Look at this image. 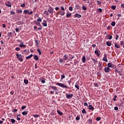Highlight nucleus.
Here are the masks:
<instances>
[{"instance_id":"1","label":"nucleus","mask_w":124,"mask_h":124,"mask_svg":"<svg viewBox=\"0 0 124 124\" xmlns=\"http://www.w3.org/2000/svg\"><path fill=\"white\" fill-rule=\"evenodd\" d=\"M54 13V9L52 8V7H49V9L48 11H45V14L46 15L51 16L53 15V13Z\"/></svg>"},{"instance_id":"2","label":"nucleus","mask_w":124,"mask_h":124,"mask_svg":"<svg viewBox=\"0 0 124 124\" xmlns=\"http://www.w3.org/2000/svg\"><path fill=\"white\" fill-rule=\"evenodd\" d=\"M49 88H50L51 90H53V91L55 92V94H59V92H59V90H58V88H57V87H56L55 86L50 85L49 86Z\"/></svg>"},{"instance_id":"3","label":"nucleus","mask_w":124,"mask_h":124,"mask_svg":"<svg viewBox=\"0 0 124 124\" xmlns=\"http://www.w3.org/2000/svg\"><path fill=\"white\" fill-rule=\"evenodd\" d=\"M16 59H17L19 62H23V61H24V59H23V56H22V55L16 53Z\"/></svg>"},{"instance_id":"4","label":"nucleus","mask_w":124,"mask_h":124,"mask_svg":"<svg viewBox=\"0 0 124 124\" xmlns=\"http://www.w3.org/2000/svg\"><path fill=\"white\" fill-rule=\"evenodd\" d=\"M56 85L57 86H59V87H61V88H65V89H68V86H67V85H65L63 83L57 82Z\"/></svg>"},{"instance_id":"5","label":"nucleus","mask_w":124,"mask_h":124,"mask_svg":"<svg viewBox=\"0 0 124 124\" xmlns=\"http://www.w3.org/2000/svg\"><path fill=\"white\" fill-rule=\"evenodd\" d=\"M115 66H116V65L113 64L112 62L108 63V67H111V68H116Z\"/></svg>"},{"instance_id":"6","label":"nucleus","mask_w":124,"mask_h":124,"mask_svg":"<svg viewBox=\"0 0 124 124\" xmlns=\"http://www.w3.org/2000/svg\"><path fill=\"white\" fill-rule=\"evenodd\" d=\"M66 97L68 99H70V98H72L73 97V94H67V93H66Z\"/></svg>"},{"instance_id":"7","label":"nucleus","mask_w":124,"mask_h":124,"mask_svg":"<svg viewBox=\"0 0 124 124\" xmlns=\"http://www.w3.org/2000/svg\"><path fill=\"white\" fill-rule=\"evenodd\" d=\"M103 62H108V60H107V54H104V58H103Z\"/></svg>"},{"instance_id":"8","label":"nucleus","mask_w":124,"mask_h":124,"mask_svg":"<svg viewBox=\"0 0 124 124\" xmlns=\"http://www.w3.org/2000/svg\"><path fill=\"white\" fill-rule=\"evenodd\" d=\"M94 53H95V55H96V56H97V57H99L100 56V54H99V53H100V50H95L94 51Z\"/></svg>"},{"instance_id":"9","label":"nucleus","mask_w":124,"mask_h":124,"mask_svg":"<svg viewBox=\"0 0 124 124\" xmlns=\"http://www.w3.org/2000/svg\"><path fill=\"white\" fill-rule=\"evenodd\" d=\"M64 14H65V13L64 11H61L58 13L57 15H61V16H63Z\"/></svg>"},{"instance_id":"10","label":"nucleus","mask_w":124,"mask_h":124,"mask_svg":"<svg viewBox=\"0 0 124 124\" xmlns=\"http://www.w3.org/2000/svg\"><path fill=\"white\" fill-rule=\"evenodd\" d=\"M74 59V55H72V54H69V61H72Z\"/></svg>"},{"instance_id":"11","label":"nucleus","mask_w":124,"mask_h":124,"mask_svg":"<svg viewBox=\"0 0 124 124\" xmlns=\"http://www.w3.org/2000/svg\"><path fill=\"white\" fill-rule=\"evenodd\" d=\"M105 72H106V73H108V72H110V67H105Z\"/></svg>"},{"instance_id":"12","label":"nucleus","mask_w":124,"mask_h":124,"mask_svg":"<svg viewBox=\"0 0 124 124\" xmlns=\"http://www.w3.org/2000/svg\"><path fill=\"white\" fill-rule=\"evenodd\" d=\"M5 5L8 6V7H11V2L10 1H8L6 3H5Z\"/></svg>"},{"instance_id":"13","label":"nucleus","mask_w":124,"mask_h":124,"mask_svg":"<svg viewBox=\"0 0 124 124\" xmlns=\"http://www.w3.org/2000/svg\"><path fill=\"white\" fill-rule=\"evenodd\" d=\"M19 46V47H21V48L22 47L26 48V47H27V46H26L25 45H24V42L20 43Z\"/></svg>"},{"instance_id":"14","label":"nucleus","mask_w":124,"mask_h":124,"mask_svg":"<svg viewBox=\"0 0 124 124\" xmlns=\"http://www.w3.org/2000/svg\"><path fill=\"white\" fill-rule=\"evenodd\" d=\"M106 37L107 39H109V40H111V39L113 38V36H112V35H110V34L107 35Z\"/></svg>"},{"instance_id":"15","label":"nucleus","mask_w":124,"mask_h":124,"mask_svg":"<svg viewBox=\"0 0 124 124\" xmlns=\"http://www.w3.org/2000/svg\"><path fill=\"white\" fill-rule=\"evenodd\" d=\"M89 109L91 110L92 111H93V110H94V108H93L92 105H89Z\"/></svg>"},{"instance_id":"16","label":"nucleus","mask_w":124,"mask_h":124,"mask_svg":"<svg viewBox=\"0 0 124 124\" xmlns=\"http://www.w3.org/2000/svg\"><path fill=\"white\" fill-rule=\"evenodd\" d=\"M91 60L93 61L94 64H96L97 63V59H94L93 58H91Z\"/></svg>"},{"instance_id":"17","label":"nucleus","mask_w":124,"mask_h":124,"mask_svg":"<svg viewBox=\"0 0 124 124\" xmlns=\"http://www.w3.org/2000/svg\"><path fill=\"white\" fill-rule=\"evenodd\" d=\"M81 61L83 63H85V62H86V56H83L81 59Z\"/></svg>"},{"instance_id":"18","label":"nucleus","mask_w":124,"mask_h":124,"mask_svg":"<svg viewBox=\"0 0 124 124\" xmlns=\"http://www.w3.org/2000/svg\"><path fill=\"white\" fill-rule=\"evenodd\" d=\"M68 59V55H67V54H65L63 56V60H64V61H66Z\"/></svg>"},{"instance_id":"19","label":"nucleus","mask_w":124,"mask_h":124,"mask_svg":"<svg viewBox=\"0 0 124 124\" xmlns=\"http://www.w3.org/2000/svg\"><path fill=\"white\" fill-rule=\"evenodd\" d=\"M42 24H43V25L44 27H47V21H46V20H44L43 22L42 23Z\"/></svg>"},{"instance_id":"20","label":"nucleus","mask_w":124,"mask_h":124,"mask_svg":"<svg viewBox=\"0 0 124 124\" xmlns=\"http://www.w3.org/2000/svg\"><path fill=\"white\" fill-rule=\"evenodd\" d=\"M33 55L32 54H31L27 57H26V60H30V59H31V58H32V56Z\"/></svg>"},{"instance_id":"21","label":"nucleus","mask_w":124,"mask_h":124,"mask_svg":"<svg viewBox=\"0 0 124 124\" xmlns=\"http://www.w3.org/2000/svg\"><path fill=\"white\" fill-rule=\"evenodd\" d=\"M106 44L108 46H111L112 45V42L108 41L106 42Z\"/></svg>"},{"instance_id":"22","label":"nucleus","mask_w":124,"mask_h":124,"mask_svg":"<svg viewBox=\"0 0 124 124\" xmlns=\"http://www.w3.org/2000/svg\"><path fill=\"white\" fill-rule=\"evenodd\" d=\"M114 44H115V47L116 48H117L118 49H120V48H121L119 44H118L117 43H115Z\"/></svg>"},{"instance_id":"23","label":"nucleus","mask_w":124,"mask_h":124,"mask_svg":"<svg viewBox=\"0 0 124 124\" xmlns=\"http://www.w3.org/2000/svg\"><path fill=\"white\" fill-rule=\"evenodd\" d=\"M34 59L35 60V61H38V60H39V57H38V56L37 55H34Z\"/></svg>"},{"instance_id":"24","label":"nucleus","mask_w":124,"mask_h":124,"mask_svg":"<svg viewBox=\"0 0 124 124\" xmlns=\"http://www.w3.org/2000/svg\"><path fill=\"white\" fill-rule=\"evenodd\" d=\"M57 113L59 114V115H60V116H62V115H63V113L60 110H57Z\"/></svg>"},{"instance_id":"25","label":"nucleus","mask_w":124,"mask_h":124,"mask_svg":"<svg viewBox=\"0 0 124 124\" xmlns=\"http://www.w3.org/2000/svg\"><path fill=\"white\" fill-rule=\"evenodd\" d=\"M22 114L23 116H27L28 115V111H23Z\"/></svg>"},{"instance_id":"26","label":"nucleus","mask_w":124,"mask_h":124,"mask_svg":"<svg viewBox=\"0 0 124 124\" xmlns=\"http://www.w3.org/2000/svg\"><path fill=\"white\" fill-rule=\"evenodd\" d=\"M24 82L26 85H28L29 84V80L28 79H24Z\"/></svg>"},{"instance_id":"27","label":"nucleus","mask_w":124,"mask_h":124,"mask_svg":"<svg viewBox=\"0 0 124 124\" xmlns=\"http://www.w3.org/2000/svg\"><path fill=\"white\" fill-rule=\"evenodd\" d=\"M63 61L64 60L61 58L59 60V62L60 63H62V62H64Z\"/></svg>"},{"instance_id":"28","label":"nucleus","mask_w":124,"mask_h":124,"mask_svg":"<svg viewBox=\"0 0 124 124\" xmlns=\"http://www.w3.org/2000/svg\"><path fill=\"white\" fill-rule=\"evenodd\" d=\"M75 88H76L77 89H78V90H79L80 89V88H79V85H78V84L76 83V85H75Z\"/></svg>"},{"instance_id":"29","label":"nucleus","mask_w":124,"mask_h":124,"mask_svg":"<svg viewBox=\"0 0 124 124\" xmlns=\"http://www.w3.org/2000/svg\"><path fill=\"white\" fill-rule=\"evenodd\" d=\"M111 25L112 26V27H115L116 25V22L115 21H112L111 23Z\"/></svg>"},{"instance_id":"30","label":"nucleus","mask_w":124,"mask_h":124,"mask_svg":"<svg viewBox=\"0 0 124 124\" xmlns=\"http://www.w3.org/2000/svg\"><path fill=\"white\" fill-rule=\"evenodd\" d=\"M35 42L36 43V46H38V45H39V41H38V40H35Z\"/></svg>"},{"instance_id":"31","label":"nucleus","mask_w":124,"mask_h":124,"mask_svg":"<svg viewBox=\"0 0 124 124\" xmlns=\"http://www.w3.org/2000/svg\"><path fill=\"white\" fill-rule=\"evenodd\" d=\"M82 113V114H87V112L86 111V109H85V108H83Z\"/></svg>"},{"instance_id":"32","label":"nucleus","mask_w":124,"mask_h":124,"mask_svg":"<svg viewBox=\"0 0 124 124\" xmlns=\"http://www.w3.org/2000/svg\"><path fill=\"white\" fill-rule=\"evenodd\" d=\"M101 117H96V121H97L98 122H99V121H101Z\"/></svg>"},{"instance_id":"33","label":"nucleus","mask_w":124,"mask_h":124,"mask_svg":"<svg viewBox=\"0 0 124 124\" xmlns=\"http://www.w3.org/2000/svg\"><path fill=\"white\" fill-rule=\"evenodd\" d=\"M35 24L36 25H38V26H39L40 27H41V24L39 23V21H35Z\"/></svg>"},{"instance_id":"34","label":"nucleus","mask_w":124,"mask_h":124,"mask_svg":"<svg viewBox=\"0 0 124 124\" xmlns=\"http://www.w3.org/2000/svg\"><path fill=\"white\" fill-rule=\"evenodd\" d=\"M64 78H65V76H64V74L62 75L61 78V80H63V79H64Z\"/></svg>"},{"instance_id":"35","label":"nucleus","mask_w":124,"mask_h":124,"mask_svg":"<svg viewBox=\"0 0 124 124\" xmlns=\"http://www.w3.org/2000/svg\"><path fill=\"white\" fill-rule=\"evenodd\" d=\"M11 122L12 124H15V122H16V120H15L13 119H11Z\"/></svg>"},{"instance_id":"36","label":"nucleus","mask_w":124,"mask_h":124,"mask_svg":"<svg viewBox=\"0 0 124 124\" xmlns=\"http://www.w3.org/2000/svg\"><path fill=\"white\" fill-rule=\"evenodd\" d=\"M88 122H89V124H93V119H88Z\"/></svg>"},{"instance_id":"37","label":"nucleus","mask_w":124,"mask_h":124,"mask_svg":"<svg viewBox=\"0 0 124 124\" xmlns=\"http://www.w3.org/2000/svg\"><path fill=\"white\" fill-rule=\"evenodd\" d=\"M7 35L9 36V37H10V36H12V32H8Z\"/></svg>"},{"instance_id":"38","label":"nucleus","mask_w":124,"mask_h":124,"mask_svg":"<svg viewBox=\"0 0 124 124\" xmlns=\"http://www.w3.org/2000/svg\"><path fill=\"white\" fill-rule=\"evenodd\" d=\"M76 120L77 121H79L80 120V116L79 115H78L76 118Z\"/></svg>"},{"instance_id":"39","label":"nucleus","mask_w":124,"mask_h":124,"mask_svg":"<svg viewBox=\"0 0 124 124\" xmlns=\"http://www.w3.org/2000/svg\"><path fill=\"white\" fill-rule=\"evenodd\" d=\"M33 117L34 118H38L39 117H40V115L38 114H34Z\"/></svg>"},{"instance_id":"40","label":"nucleus","mask_w":124,"mask_h":124,"mask_svg":"<svg viewBox=\"0 0 124 124\" xmlns=\"http://www.w3.org/2000/svg\"><path fill=\"white\" fill-rule=\"evenodd\" d=\"M24 13L25 14H28V13H29V10H25L24 11Z\"/></svg>"},{"instance_id":"41","label":"nucleus","mask_w":124,"mask_h":124,"mask_svg":"<svg viewBox=\"0 0 124 124\" xmlns=\"http://www.w3.org/2000/svg\"><path fill=\"white\" fill-rule=\"evenodd\" d=\"M37 21L38 22H42V19H41V18L39 17L37 19Z\"/></svg>"},{"instance_id":"42","label":"nucleus","mask_w":124,"mask_h":124,"mask_svg":"<svg viewBox=\"0 0 124 124\" xmlns=\"http://www.w3.org/2000/svg\"><path fill=\"white\" fill-rule=\"evenodd\" d=\"M97 5H100L101 4V1H100L99 0H97Z\"/></svg>"},{"instance_id":"43","label":"nucleus","mask_w":124,"mask_h":124,"mask_svg":"<svg viewBox=\"0 0 124 124\" xmlns=\"http://www.w3.org/2000/svg\"><path fill=\"white\" fill-rule=\"evenodd\" d=\"M117 96L115 95L114 96V97L113 98V101H116V100H117Z\"/></svg>"},{"instance_id":"44","label":"nucleus","mask_w":124,"mask_h":124,"mask_svg":"<svg viewBox=\"0 0 124 124\" xmlns=\"http://www.w3.org/2000/svg\"><path fill=\"white\" fill-rule=\"evenodd\" d=\"M26 108H27V106H23L21 107L22 110H24V109H26Z\"/></svg>"},{"instance_id":"45","label":"nucleus","mask_w":124,"mask_h":124,"mask_svg":"<svg viewBox=\"0 0 124 124\" xmlns=\"http://www.w3.org/2000/svg\"><path fill=\"white\" fill-rule=\"evenodd\" d=\"M114 110L115 111H118L119 110V108H118V107H114Z\"/></svg>"},{"instance_id":"46","label":"nucleus","mask_w":124,"mask_h":124,"mask_svg":"<svg viewBox=\"0 0 124 124\" xmlns=\"http://www.w3.org/2000/svg\"><path fill=\"white\" fill-rule=\"evenodd\" d=\"M69 10H70V11H72V10H73V8L71 6H70L69 7Z\"/></svg>"},{"instance_id":"47","label":"nucleus","mask_w":124,"mask_h":124,"mask_svg":"<svg viewBox=\"0 0 124 124\" xmlns=\"http://www.w3.org/2000/svg\"><path fill=\"white\" fill-rule=\"evenodd\" d=\"M18 111V110L16 108H15L13 110L12 112H13V113H15L16 112H17Z\"/></svg>"},{"instance_id":"48","label":"nucleus","mask_w":124,"mask_h":124,"mask_svg":"<svg viewBox=\"0 0 124 124\" xmlns=\"http://www.w3.org/2000/svg\"><path fill=\"white\" fill-rule=\"evenodd\" d=\"M82 9L83 10H87V7H86V6H82Z\"/></svg>"},{"instance_id":"49","label":"nucleus","mask_w":124,"mask_h":124,"mask_svg":"<svg viewBox=\"0 0 124 124\" xmlns=\"http://www.w3.org/2000/svg\"><path fill=\"white\" fill-rule=\"evenodd\" d=\"M32 13H33L32 11H31V12H30V11H29V12H28L29 15H31V14H32Z\"/></svg>"},{"instance_id":"50","label":"nucleus","mask_w":124,"mask_h":124,"mask_svg":"<svg viewBox=\"0 0 124 124\" xmlns=\"http://www.w3.org/2000/svg\"><path fill=\"white\" fill-rule=\"evenodd\" d=\"M120 44L122 46H123V45H124V42L122 41L120 42Z\"/></svg>"},{"instance_id":"51","label":"nucleus","mask_w":124,"mask_h":124,"mask_svg":"<svg viewBox=\"0 0 124 124\" xmlns=\"http://www.w3.org/2000/svg\"><path fill=\"white\" fill-rule=\"evenodd\" d=\"M112 9H113V10H115L116 9V6H111Z\"/></svg>"},{"instance_id":"52","label":"nucleus","mask_w":124,"mask_h":124,"mask_svg":"<svg viewBox=\"0 0 124 124\" xmlns=\"http://www.w3.org/2000/svg\"><path fill=\"white\" fill-rule=\"evenodd\" d=\"M41 82H42V83L44 84L45 83H46V81H45V80L44 79H41Z\"/></svg>"},{"instance_id":"53","label":"nucleus","mask_w":124,"mask_h":124,"mask_svg":"<svg viewBox=\"0 0 124 124\" xmlns=\"http://www.w3.org/2000/svg\"><path fill=\"white\" fill-rule=\"evenodd\" d=\"M50 94H54L55 93V92H54L53 91H51L50 92Z\"/></svg>"},{"instance_id":"54","label":"nucleus","mask_w":124,"mask_h":124,"mask_svg":"<svg viewBox=\"0 0 124 124\" xmlns=\"http://www.w3.org/2000/svg\"><path fill=\"white\" fill-rule=\"evenodd\" d=\"M94 87H98V84H97V83H94Z\"/></svg>"},{"instance_id":"55","label":"nucleus","mask_w":124,"mask_h":124,"mask_svg":"<svg viewBox=\"0 0 124 124\" xmlns=\"http://www.w3.org/2000/svg\"><path fill=\"white\" fill-rule=\"evenodd\" d=\"M16 51H20V50H21V49L20 48V47H16Z\"/></svg>"},{"instance_id":"56","label":"nucleus","mask_w":124,"mask_h":124,"mask_svg":"<svg viewBox=\"0 0 124 124\" xmlns=\"http://www.w3.org/2000/svg\"><path fill=\"white\" fill-rule=\"evenodd\" d=\"M26 6V4L25 3L22 4L21 5V7H25Z\"/></svg>"},{"instance_id":"57","label":"nucleus","mask_w":124,"mask_h":124,"mask_svg":"<svg viewBox=\"0 0 124 124\" xmlns=\"http://www.w3.org/2000/svg\"><path fill=\"white\" fill-rule=\"evenodd\" d=\"M83 104H84V106H86V107H88V106H89L88 105V103H84Z\"/></svg>"},{"instance_id":"58","label":"nucleus","mask_w":124,"mask_h":124,"mask_svg":"<svg viewBox=\"0 0 124 124\" xmlns=\"http://www.w3.org/2000/svg\"><path fill=\"white\" fill-rule=\"evenodd\" d=\"M10 94H11L12 95H13V94H14V91H11Z\"/></svg>"},{"instance_id":"59","label":"nucleus","mask_w":124,"mask_h":124,"mask_svg":"<svg viewBox=\"0 0 124 124\" xmlns=\"http://www.w3.org/2000/svg\"><path fill=\"white\" fill-rule=\"evenodd\" d=\"M22 12H23V11H22L21 10H18L17 11V13H22Z\"/></svg>"},{"instance_id":"60","label":"nucleus","mask_w":124,"mask_h":124,"mask_svg":"<svg viewBox=\"0 0 124 124\" xmlns=\"http://www.w3.org/2000/svg\"><path fill=\"white\" fill-rule=\"evenodd\" d=\"M11 15H15V12L11 11Z\"/></svg>"},{"instance_id":"61","label":"nucleus","mask_w":124,"mask_h":124,"mask_svg":"<svg viewBox=\"0 0 124 124\" xmlns=\"http://www.w3.org/2000/svg\"><path fill=\"white\" fill-rule=\"evenodd\" d=\"M119 39V35H116V40H118Z\"/></svg>"},{"instance_id":"62","label":"nucleus","mask_w":124,"mask_h":124,"mask_svg":"<svg viewBox=\"0 0 124 124\" xmlns=\"http://www.w3.org/2000/svg\"><path fill=\"white\" fill-rule=\"evenodd\" d=\"M98 12H102V9L99 8L98 9Z\"/></svg>"},{"instance_id":"63","label":"nucleus","mask_w":124,"mask_h":124,"mask_svg":"<svg viewBox=\"0 0 124 124\" xmlns=\"http://www.w3.org/2000/svg\"><path fill=\"white\" fill-rule=\"evenodd\" d=\"M61 9H62V10H63V11H64V10H65L64 9V8L63 6H61Z\"/></svg>"},{"instance_id":"64","label":"nucleus","mask_w":124,"mask_h":124,"mask_svg":"<svg viewBox=\"0 0 124 124\" xmlns=\"http://www.w3.org/2000/svg\"><path fill=\"white\" fill-rule=\"evenodd\" d=\"M121 7H122L123 8H124V3L121 4Z\"/></svg>"}]
</instances>
